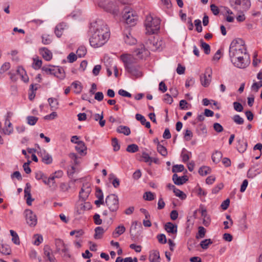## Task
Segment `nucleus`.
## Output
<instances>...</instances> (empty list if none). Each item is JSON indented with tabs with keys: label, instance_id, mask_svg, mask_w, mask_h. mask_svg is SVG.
<instances>
[{
	"label": "nucleus",
	"instance_id": "1",
	"mask_svg": "<svg viewBox=\"0 0 262 262\" xmlns=\"http://www.w3.org/2000/svg\"><path fill=\"white\" fill-rule=\"evenodd\" d=\"M229 57L231 62L238 68L245 69L250 63L245 42L241 38L235 39L231 42L229 48Z\"/></svg>",
	"mask_w": 262,
	"mask_h": 262
},
{
	"label": "nucleus",
	"instance_id": "2",
	"mask_svg": "<svg viewBox=\"0 0 262 262\" xmlns=\"http://www.w3.org/2000/svg\"><path fill=\"white\" fill-rule=\"evenodd\" d=\"M95 30L90 38V43L94 48L103 46L110 37V30L107 26L101 21H98Z\"/></svg>",
	"mask_w": 262,
	"mask_h": 262
},
{
	"label": "nucleus",
	"instance_id": "3",
	"mask_svg": "<svg viewBox=\"0 0 262 262\" xmlns=\"http://www.w3.org/2000/svg\"><path fill=\"white\" fill-rule=\"evenodd\" d=\"M125 68L127 72L135 78H139L142 76V72L141 71L140 67L136 64V59L130 55H122L121 56Z\"/></svg>",
	"mask_w": 262,
	"mask_h": 262
},
{
	"label": "nucleus",
	"instance_id": "4",
	"mask_svg": "<svg viewBox=\"0 0 262 262\" xmlns=\"http://www.w3.org/2000/svg\"><path fill=\"white\" fill-rule=\"evenodd\" d=\"M99 6L114 15H118L120 8L123 6L120 1L117 0H103L99 3Z\"/></svg>",
	"mask_w": 262,
	"mask_h": 262
},
{
	"label": "nucleus",
	"instance_id": "5",
	"mask_svg": "<svg viewBox=\"0 0 262 262\" xmlns=\"http://www.w3.org/2000/svg\"><path fill=\"white\" fill-rule=\"evenodd\" d=\"M144 25L147 33L155 34L160 29V20L159 18L154 17L149 14L146 16Z\"/></svg>",
	"mask_w": 262,
	"mask_h": 262
},
{
	"label": "nucleus",
	"instance_id": "6",
	"mask_svg": "<svg viewBox=\"0 0 262 262\" xmlns=\"http://www.w3.org/2000/svg\"><path fill=\"white\" fill-rule=\"evenodd\" d=\"M231 7L239 12L246 11L251 5L249 0H229Z\"/></svg>",
	"mask_w": 262,
	"mask_h": 262
},
{
	"label": "nucleus",
	"instance_id": "7",
	"mask_svg": "<svg viewBox=\"0 0 262 262\" xmlns=\"http://www.w3.org/2000/svg\"><path fill=\"white\" fill-rule=\"evenodd\" d=\"M105 204L112 212H116L119 208V199L116 194H111L105 199Z\"/></svg>",
	"mask_w": 262,
	"mask_h": 262
},
{
	"label": "nucleus",
	"instance_id": "8",
	"mask_svg": "<svg viewBox=\"0 0 262 262\" xmlns=\"http://www.w3.org/2000/svg\"><path fill=\"white\" fill-rule=\"evenodd\" d=\"M212 69L208 67L206 69L205 73L200 75L201 84L204 87H207L211 81Z\"/></svg>",
	"mask_w": 262,
	"mask_h": 262
},
{
	"label": "nucleus",
	"instance_id": "9",
	"mask_svg": "<svg viewBox=\"0 0 262 262\" xmlns=\"http://www.w3.org/2000/svg\"><path fill=\"white\" fill-rule=\"evenodd\" d=\"M74 139H78L77 136H74L71 138V142L77 144L75 146L76 150L82 156H84L86 154L87 147L85 143L82 141H75Z\"/></svg>",
	"mask_w": 262,
	"mask_h": 262
},
{
	"label": "nucleus",
	"instance_id": "10",
	"mask_svg": "<svg viewBox=\"0 0 262 262\" xmlns=\"http://www.w3.org/2000/svg\"><path fill=\"white\" fill-rule=\"evenodd\" d=\"M25 213L27 223L30 227L35 226L37 222L36 214L34 213L32 210L29 209L26 210Z\"/></svg>",
	"mask_w": 262,
	"mask_h": 262
},
{
	"label": "nucleus",
	"instance_id": "11",
	"mask_svg": "<svg viewBox=\"0 0 262 262\" xmlns=\"http://www.w3.org/2000/svg\"><path fill=\"white\" fill-rule=\"evenodd\" d=\"M91 192V188L88 183L83 185L79 192V198L82 201H85Z\"/></svg>",
	"mask_w": 262,
	"mask_h": 262
},
{
	"label": "nucleus",
	"instance_id": "12",
	"mask_svg": "<svg viewBox=\"0 0 262 262\" xmlns=\"http://www.w3.org/2000/svg\"><path fill=\"white\" fill-rule=\"evenodd\" d=\"M149 52L145 49L143 45H141L140 47L134 51L135 55L139 59L143 58L148 55Z\"/></svg>",
	"mask_w": 262,
	"mask_h": 262
},
{
	"label": "nucleus",
	"instance_id": "13",
	"mask_svg": "<svg viewBox=\"0 0 262 262\" xmlns=\"http://www.w3.org/2000/svg\"><path fill=\"white\" fill-rule=\"evenodd\" d=\"M123 18L125 20L127 24H132L134 23L137 19V16L134 15L133 12L125 11V13L123 15Z\"/></svg>",
	"mask_w": 262,
	"mask_h": 262
},
{
	"label": "nucleus",
	"instance_id": "14",
	"mask_svg": "<svg viewBox=\"0 0 262 262\" xmlns=\"http://www.w3.org/2000/svg\"><path fill=\"white\" fill-rule=\"evenodd\" d=\"M31 185L27 183L24 190L25 198L26 199V202L28 205H31L32 202L34 201V199L31 198Z\"/></svg>",
	"mask_w": 262,
	"mask_h": 262
},
{
	"label": "nucleus",
	"instance_id": "15",
	"mask_svg": "<svg viewBox=\"0 0 262 262\" xmlns=\"http://www.w3.org/2000/svg\"><path fill=\"white\" fill-rule=\"evenodd\" d=\"M188 177L187 176H183L181 177H179L177 174L174 173L172 176V181L173 183L177 185H183L188 181Z\"/></svg>",
	"mask_w": 262,
	"mask_h": 262
},
{
	"label": "nucleus",
	"instance_id": "16",
	"mask_svg": "<svg viewBox=\"0 0 262 262\" xmlns=\"http://www.w3.org/2000/svg\"><path fill=\"white\" fill-rule=\"evenodd\" d=\"M55 245L57 252L61 251L63 253H66L68 251L67 246L63 241L60 239H55Z\"/></svg>",
	"mask_w": 262,
	"mask_h": 262
},
{
	"label": "nucleus",
	"instance_id": "17",
	"mask_svg": "<svg viewBox=\"0 0 262 262\" xmlns=\"http://www.w3.org/2000/svg\"><path fill=\"white\" fill-rule=\"evenodd\" d=\"M40 54L47 61H50L52 58V53L48 49L43 47L39 49Z\"/></svg>",
	"mask_w": 262,
	"mask_h": 262
},
{
	"label": "nucleus",
	"instance_id": "18",
	"mask_svg": "<svg viewBox=\"0 0 262 262\" xmlns=\"http://www.w3.org/2000/svg\"><path fill=\"white\" fill-rule=\"evenodd\" d=\"M150 262H160V256L159 252L157 250H152L149 255Z\"/></svg>",
	"mask_w": 262,
	"mask_h": 262
},
{
	"label": "nucleus",
	"instance_id": "19",
	"mask_svg": "<svg viewBox=\"0 0 262 262\" xmlns=\"http://www.w3.org/2000/svg\"><path fill=\"white\" fill-rule=\"evenodd\" d=\"M124 41L126 43L133 45L136 43V39L133 37L129 30H127L126 33H124Z\"/></svg>",
	"mask_w": 262,
	"mask_h": 262
},
{
	"label": "nucleus",
	"instance_id": "20",
	"mask_svg": "<svg viewBox=\"0 0 262 262\" xmlns=\"http://www.w3.org/2000/svg\"><path fill=\"white\" fill-rule=\"evenodd\" d=\"M247 147V143L243 138L237 140V149L239 152L243 153L246 151Z\"/></svg>",
	"mask_w": 262,
	"mask_h": 262
},
{
	"label": "nucleus",
	"instance_id": "21",
	"mask_svg": "<svg viewBox=\"0 0 262 262\" xmlns=\"http://www.w3.org/2000/svg\"><path fill=\"white\" fill-rule=\"evenodd\" d=\"M41 158V161L46 164H50L52 163L53 159L52 156L48 153L46 152V151H43V152H40V156Z\"/></svg>",
	"mask_w": 262,
	"mask_h": 262
},
{
	"label": "nucleus",
	"instance_id": "22",
	"mask_svg": "<svg viewBox=\"0 0 262 262\" xmlns=\"http://www.w3.org/2000/svg\"><path fill=\"white\" fill-rule=\"evenodd\" d=\"M165 230L168 233L175 234L177 232V226L171 222H168L164 226Z\"/></svg>",
	"mask_w": 262,
	"mask_h": 262
},
{
	"label": "nucleus",
	"instance_id": "23",
	"mask_svg": "<svg viewBox=\"0 0 262 262\" xmlns=\"http://www.w3.org/2000/svg\"><path fill=\"white\" fill-rule=\"evenodd\" d=\"M146 42L148 48L153 50L159 47L160 45H158V42H161V41L158 42V40L156 39L155 37H151L148 39Z\"/></svg>",
	"mask_w": 262,
	"mask_h": 262
},
{
	"label": "nucleus",
	"instance_id": "24",
	"mask_svg": "<svg viewBox=\"0 0 262 262\" xmlns=\"http://www.w3.org/2000/svg\"><path fill=\"white\" fill-rule=\"evenodd\" d=\"M66 26V25L64 23H60L58 24L55 28L54 32L57 37H60L62 35L63 30Z\"/></svg>",
	"mask_w": 262,
	"mask_h": 262
},
{
	"label": "nucleus",
	"instance_id": "25",
	"mask_svg": "<svg viewBox=\"0 0 262 262\" xmlns=\"http://www.w3.org/2000/svg\"><path fill=\"white\" fill-rule=\"evenodd\" d=\"M35 178L38 180H42V182L46 185H49L50 180L41 171H37L35 173Z\"/></svg>",
	"mask_w": 262,
	"mask_h": 262
},
{
	"label": "nucleus",
	"instance_id": "26",
	"mask_svg": "<svg viewBox=\"0 0 262 262\" xmlns=\"http://www.w3.org/2000/svg\"><path fill=\"white\" fill-rule=\"evenodd\" d=\"M125 231V228L123 225H120L117 227L113 232L112 235L114 237H118L122 234Z\"/></svg>",
	"mask_w": 262,
	"mask_h": 262
},
{
	"label": "nucleus",
	"instance_id": "27",
	"mask_svg": "<svg viewBox=\"0 0 262 262\" xmlns=\"http://www.w3.org/2000/svg\"><path fill=\"white\" fill-rule=\"evenodd\" d=\"M54 75L59 79H63L66 76L64 69L62 67L55 68Z\"/></svg>",
	"mask_w": 262,
	"mask_h": 262
},
{
	"label": "nucleus",
	"instance_id": "28",
	"mask_svg": "<svg viewBox=\"0 0 262 262\" xmlns=\"http://www.w3.org/2000/svg\"><path fill=\"white\" fill-rule=\"evenodd\" d=\"M48 101L52 111H55L58 108L59 102L57 99L55 98H49Z\"/></svg>",
	"mask_w": 262,
	"mask_h": 262
},
{
	"label": "nucleus",
	"instance_id": "29",
	"mask_svg": "<svg viewBox=\"0 0 262 262\" xmlns=\"http://www.w3.org/2000/svg\"><path fill=\"white\" fill-rule=\"evenodd\" d=\"M94 119L96 121H99V124L101 127H103L105 124V120L103 119V112L100 115L95 114L94 115Z\"/></svg>",
	"mask_w": 262,
	"mask_h": 262
},
{
	"label": "nucleus",
	"instance_id": "30",
	"mask_svg": "<svg viewBox=\"0 0 262 262\" xmlns=\"http://www.w3.org/2000/svg\"><path fill=\"white\" fill-rule=\"evenodd\" d=\"M223 155L221 151L216 150L215 151L212 155V161L217 164L219 163L222 158Z\"/></svg>",
	"mask_w": 262,
	"mask_h": 262
},
{
	"label": "nucleus",
	"instance_id": "31",
	"mask_svg": "<svg viewBox=\"0 0 262 262\" xmlns=\"http://www.w3.org/2000/svg\"><path fill=\"white\" fill-rule=\"evenodd\" d=\"M117 132L126 136H128L130 134V128L126 126H119L117 128Z\"/></svg>",
	"mask_w": 262,
	"mask_h": 262
},
{
	"label": "nucleus",
	"instance_id": "32",
	"mask_svg": "<svg viewBox=\"0 0 262 262\" xmlns=\"http://www.w3.org/2000/svg\"><path fill=\"white\" fill-rule=\"evenodd\" d=\"M104 233V230L101 227H97L95 229L94 238L95 239H100L102 237Z\"/></svg>",
	"mask_w": 262,
	"mask_h": 262
},
{
	"label": "nucleus",
	"instance_id": "33",
	"mask_svg": "<svg viewBox=\"0 0 262 262\" xmlns=\"http://www.w3.org/2000/svg\"><path fill=\"white\" fill-rule=\"evenodd\" d=\"M91 204L89 202H84L80 204L78 207L77 212L79 214L81 213L82 211L91 209Z\"/></svg>",
	"mask_w": 262,
	"mask_h": 262
},
{
	"label": "nucleus",
	"instance_id": "34",
	"mask_svg": "<svg viewBox=\"0 0 262 262\" xmlns=\"http://www.w3.org/2000/svg\"><path fill=\"white\" fill-rule=\"evenodd\" d=\"M5 126V128L3 129L4 133L6 135L10 134L13 132V127H12V124L8 119L6 120Z\"/></svg>",
	"mask_w": 262,
	"mask_h": 262
},
{
	"label": "nucleus",
	"instance_id": "35",
	"mask_svg": "<svg viewBox=\"0 0 262 262\" xmlns=\"http://www.w3.org/2000/svg\"><path fill=\"white\" fill-rule=\"evenodd\" d=\"M0 252L5 255H8L11 252V249L9 245L5 244L0 245Z\"/></svg>",
	"mask_w": 262,
	"mask_h": 262
},
{
	"label": "nucleus",
	"instance_id": "36",
	"mask_svg": "<svg viewBox=\"0 0 262 262\" xmlns=\"http://www.w3.org/2000/svg\"><path fill=\"white\" fill-rule=\"evenodd\" d=\"M72 86H73L74 89V92L76 94H79L81 93L82 86L80 82L77 81H74L72 83Z\"/></svg>",
	"mask_w": 262,
	"mask_h": 262
},
{
	"label": "nucleus",
	"instance_id": "37",
	"mask_svg": "<svg viewBox=\"0 0 262 262\" xmlns=\"http://www.w3.org/2000/svg\"><path fill=\"white\" fill-rule=\"evenodd\" d=\"M191 155V152L187 151L185 148H183L181 152V157L183 162H187Z\"/></svg>",
	"mask_w": 262,
	"mask_h": 262
},
{
	"label": "nucleus",
	"instance_id": "38",
	"mask_svg": "<svg viewBox=\"0 0 262 262\" xmlns=\"http://www.w3.org/2000/svg\"><path fill=\"white\" fill-rule=\"evenodd\" d=\"M200 42L201 43V47L202 49L204 50V53L208 55L210 52V46L207 43L205 42L202 39H200Z\"/></svg>",
	"mask_w": 262,
	"mask_h": 262
},
{
	"label": "nucleus",
	"instance_id": "39",
	"mask_svg": "<svg viewBox=\"0 0 262 262\" xmlns=\"http://www.w3.org/2000/svg\"><path fill=\"white\" fill-rule=\"evenodd\" d=\"M44 254L48 257V259L50 261H54L55 260V258L54 256H51L50 255V248L49 246H45L44 248Z\"/></svg>",
	"mask_w": 262,
	"mask_h": 262
},
{
	"label": "nucleus",
	"instance_id": "40",
	"mask_svg": "<svg viewBox=\"0 0 262 262\" xmlns=\"http://www.w3.org/2000/svg\"><path fill=\"white\" fill-rule=\"evenodd\" d=\"M157 151L160 154L164 157H166L167 155V150L166 148L161 145L160 143H158V145H157Z\"/></svg>",
	"mask_w": 262,
	"mask_h": 262
},
{
	"label": "nucleus",
	"instance_id": "41",
	"mask_svg": "<svg viewBox=\"0 0 262 262\" xmlns=\"http://www.w3.org/2000/svg\"><path fill=\"white\" fill-rule=\"evenodd\" d=\"M211 172L210 168L208 166H202L199 169V173L201 176H206Z\"/></svg>",
	"mask_w": 262,
	"mask_h": 262
},
{
	"label": "nucleus",
	"instance_id": "42",
	"mask_svg": "<svg viewBox=\"0 0 262 262\" xmlns=\"http://www.w3.org/2000/svg\"><path fill=\"white\" fill-rule=\"evenodd\" d=\"M126 151L130 153H135L139 150V147L135 144H132L127 146Z\"/></svg>",
	"mask_w": 262,
	"mask_h": 262
},
{
	"label": "nucleus",
	"instance_id": "43",
	"mask_svg": "<svg viewBox=\"0 0 262 262\" xmlns=\"http://www.w3.org/2000/svg\"><path fill=\"white\" fill-rule=\"evenodd\" d=\"M55 67L51 66L48 67L43 66L41 70L47 74L54 75Z\"/></svg>",
	"mask_w": 262,
	"mask_h": 262
},
{
	"label": "nucleus",
	"instance_id": "44",
	"mask_svg": "<svg viewBox=\"0 0 262 262\" xmlns=\"http://www.w3.org/2000/svg\"><path fill=\"white\" fill-rule=\"evenodd\" d=\"M86 53V49L83 46H80L78 48L76 51L77 55L79 57H82L85 56Z\"/></svg>",
	"mask_w": 262,
	"mask_h": 262
},
{
	"label": "nucleus",
	"instance_id": "45",
	"mask_svg": "<svg viewBox=\"0 0 262 262\" xmlns=\"http://www.w3.org/2000/svg\"><path fill=\"white\" fill-rule=\"evenodd\" d=\"M109 179L110 180L114 179L113 181H112V184L115 188H117L119 187L120 185L119 179L115 177L113 173H111L109 175Z\"/></svg>",
	"mask_w": 262,
	"mask_h": 262
},
{
	"label": "nucleus",
	"instance_id": "46",
	"mask_svg": "<svg viewBox=\"0 0 262 262\" xmlns=\"http://www.w3.org/2000/svg\"><path fill=\"white\" fill-rule=\"evenodd\" d=\"M63 176V172L62 170H58L55 171L52 176L49 177V180L54 181L55 178H60Z\"/></svg>",
	"mask_w": 262,
	"mask_h": 262
},
{
	"label": "nucleus",
	"instance_id": "47",
	"mask_svg": "<svg viewBox=\"0 0 262 262\" xmlns=\"http://www.w3.org/2000/svg\"><path fill=\"white\" fill-rule=\"evenodd\" d=\"M143 198L146 201H152L155 199L154 193L150 191L146 192L144 193Z\"/></svg>",
	"mask_w": 262,
	"mask_h": 262
},
{
	"label": "nucleus",
	"instance_id": "48",
	"mask_svg": "<svg viewBox=\"0 0 262 262\" xmlns=\"http://www.w3.org/2000/svg\"><path fill=\"white\" fill-rule=\"evenodd\" d=\"M38 118L37 117L30 116L27 118V123L31 125H34L36 124Z\"/></svg>",
	"mask_w": 262,
	"mask_h": 262
},
{
	"label": "nucleus",
	"instance_id": "49",
	"mask_svg": "<svg viewBox=\"0 0 262 262\" xmlns=\"http://www.w3.org/2000/svg\"><path fill=\"white\" fill-rule=\"evenodd\" d=\"M184 166L182 164L174 165L172 168V172L176 173L178 172H182L184 170Z\"/></svg>",
	"mask_w": 262,
	"mask_h": 262
},
{
	"label": "nucleus",
	"instance_id": "50",
	"mask_svg": "<svg viewBox=\"0 0 262 262\" xmlns=\"http://www.w3.org/2000/svg\"><path fill=\"white\" fill-rule=\"evenodd\" d=\"M173 192L177 196L180 198L182 200H184L186 198V195L182 191L179 189L176 188L173 191Z\"/></svg>",
	"mask_w": 262,
	"mask_h": 262
},
{
	"label": "nucleus",
	"instance_id": "51",
	"mask_svg": "<svg viewBox=\"0 0 262 262\" xmlns=\"http://www.w3.org/2000/svg\"><path fill=\"white\" fill-rule=\"evenodd\" d=\"M33 68L35 69H39L42 65V60L38 58H33Z\"/></svg>",
	"mask_w": 262,
	"mask_h": 262
},
{
	"label": "nucleus",
	"instance_id": "52",
	"mask_svg": "<svg viewBox=\"0 0 262 262\" xmlns=\"http://www.w3.org/2000/svg\"><path fill=\"white\" fill-rule=\"evenodd\" d=\"M11 67L10 63L8 62H5L1 67L0 74H3L7 71Z\"/></svg>",
	"mask_w": 262,
	"mask_h": 262
},
{
	"label": "nucleus",
	"instance_id": "53",
	"mask_svg": "<svg viewBox=\"0 0 262 262\" xmlns=\"http://www.w3.org/2000/svg\"><path fill=\"white\" fill-rule=\"evenodd\" d=\"M42 42L44 45H49L52 42V39L49 35L45 34L42 35Z\"/></svg>",
	"mask_w": 262,
	"mask_h": 262
},
{
	"label": "nucleus",
	"instance_id": "54",
	"mask_svg": "<svg viewBox=\"0 0 262 262\" xmlns=\"http://www.w3.org/2000/svg\"><path fill=\"white\" fill-rule=\"evenodd\" d=\"M232 119L235 123L239 125L243 124L244 122L243 118L238 115H234Z\"/></svg>",
	"mask_w": 262,
	"mask_h": 262
},
{
	"label": "nucleus",
	"instance_id": "55",
	"mask_svg": "<svg viewBox=\"0 0 262 262\" xmlns=\"http://www.w3.org/2000/svg\"><path fill=\"white\" fill-rule=\"evenodd\" d=\"M198 229V235H196V237L197 238L204 237L206 232V229L202 226H200Z\"/></svg>",
	"mask_w": 262,
	"mask_h": 262
},
{
	"label": "nucleus",
	"instance_id": "56",
	"mask_svg": "<svg viewBox=\"0 0 262 262\" xmlns=\"http://www.w3.org/2000/svg\"><path fill=\"white\" fill-rule=\"evenodd\" d=\"M112 146L113 149L115 151H118L120 149V145L118 143V141L117 138H114L112 139Z\"/></svg>",
	"mask_w": 262,
	"mask_h": 262
},
{
	"label": "nucleus",
	"instance_id": "57",
	"mask_svg": "<svg viewBox=\"0 0 262 262\" xmlns=\"http://www.w3.org/2000/svg\"><path fill=\"white\" fill-rule=\"evenodd\" d=\"M20 70H23L20 67L17 68V76L19 75L23 81L27 82L29 81V78L27 75H23V73H20Z\"/></svg>",
	"mask_w": 262,
	"mask_h": 262
},
{
	"label": "nucleus",
	"instance_id": "58",
	"mask_svg": "<svg viewBox=\"0 0 262 262\" xmlns=\"http://www.w3.org/2000/svg\"><path fill=\"white\" fill-rule=\"evenodd\" d=\"M141 157L145 162L147 163L148 162H150L149 165H151L152 158L149 156L148 154L143 152L142 154Z\"/></svg>",
	"mask_w": 262,
	"mask_h": 262
},
{
	"label": "nucleus",
	"instance_id": "59",
	"mask_svg": "<svg viewBox=\"0 0 262 262\" xmlns=\"http://www.w3.org/2000/svg\"><path fill=\"white\" fill-rule=\"evenodd\" d=\"M95 195L98 199L104 200L103 192L99 187H97L96 188Z\"/></svg>",
	"mask_w": 262,
	"mask_h": 262
},
{
	"label": "nucleus",
	"instance_id": "60",
	"mask_svg": "<svg viewBox=\"0 0 262 262\" xmlns=\"http://www.w3.org/2000/svg\"><path fill=\"white\" fill-rule=\"evenodd\" d=\"M157 238L160 244H164L167 242L166 236L164 234H158Z\"/></svg>",
	"mask_w": 262,
	"mask_h": 262
},
{
	"label": "nucleus",
	"instance_id": "61",
	"mask_svg": "<svg viewBox=\"0 0 262 262\" xmlns=\"http://www.w3.org/2000/svg\"><path fill=\"white\" fill-rule=\"evenodd\" d=\"M34 237L35 239L34 241L33 244L35 245H39L43 241L42 237L40 235L35 234L34 235Z\"/></svg>",
	"mask_w": 262,
	"mask_h": 262
},
{
	"label": "nucleus",
	"instance_id": "62",
	"mask_svg": "<svg viewBox=\"0 0 262 262\" xmlns=\"http://www.w3.org/2000/svg\"><path fill=\"white\" fill-rule=\"evenodd\" d=\"M163 101L165 102L170 104L173 102V99L170 95L168 94H166L164 96Z\"/></svg>",
	"mask_w": 262,
	"mask_h": 262
},
{
	"label": "nucleus",
	"instance_id": "63",
	"mask_svg": "<svg viewBox=\"0 0 262 262\" xmlns=\"http://www.w3.org/2000/svg\"><path fill=\"white\" fill-rule=\"evenodd\" d=\"M233 104L234 109L236 111L241 112L243 110V106L242 105V104L240 103L239 102H233Z\"/></svg>",
	"mask_w": 262,
	"mask_h": 262
},
{
	"label": "nucleus",
	"instance_id": "64",
	"mask_svg": "<svg viewBox=\"0 0 262 262\" xmlns=\"http://www.w3.org/2000/svg\"><path fill=\"white\" fill-rule=\"evenodd\" d=\"M262 86V81H259L258 82H254L251 88L253 90L255 91V92H257L260 88Z\"/></svg>",
	"mask_w": 262,
	"mask_h": 262
}]
</instances>
